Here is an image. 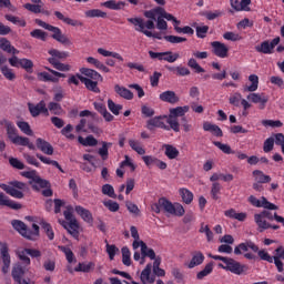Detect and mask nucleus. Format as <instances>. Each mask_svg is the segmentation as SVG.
Here are the masks:
<instances>
[{"label": "nucleus", "instance_id": "nucleus-1", "mask_svg": "<svg viewBox=\"0 0 284 284\" xmlns=\"http://www.w3.org/2000/svg\"><path fill=\"white\" fill-rule=\"evenodd\" d=\"M11 225L16 232H19L23 239H28V241H37L39 239V225L32 224L33 231L28 229V225L21 220H13Z\"/></svg>", "mask_w": 284, "mask_h": 284}, {"label": "nucleus", "instance_id": "nucleus-2", "mask_svg": "<svg viewBox=\"0 0 284 284\" xmlns=\"http://www.w3.org/2000/svg\"><path fill=\"white\" fill-rule=\"evenodd\" d=\"M37 26H40V28H44V30H49V32H53L51 36L54 41H58V43H61L62 45H72V41L68 36L63 34L60 28L49 24L48 22L36 19Z\"/></svg>", "mask_w": 284, "mask_h": 284}, {"label": "nucleus", "instance_id": "nucleus-3", "mask_svg": "<svg viewBox=\"0 0 284 284\" xmlns=\"http://www.w3.org/2000/svg\"><path fill=\"white\" fill-rule=\"evenodd\" d=\"M0 187L13 199H23V193L29 190L28 184L19 181H12L9 185L0 184Z\"/></svg>", "mask_w": 284, "mask_h": 284}, {"label": "nucleus", "instance_id": "nucleus-4", "mask_svg": "<svg viewBox=\"0 0 284 284\" xmlns=\"http://www.w3.org/2000/svg\"><path fill=\"white\" fill-rule=\"evenodd\" d=\"M254 221L257 225V232L263 233L265 230H270V222L267 221H274V214L267 210H264L254 215Z\"/></svg>", "mask_w": 284, "mask_h": 284}, {"label": "nucleus", "instance_id": "nucleus-5", "mask_svg": "<svg viewBox=\"0 0 284 284\" xmlns=\"http://www.w3.org/2000/svg\"><path fill=\"white\" fill-rule=\"evenodd\" d=\"M219 267H221L222 270H226V272H232V274H237L239 276L240 274H243V272H247L246 265H242L232 257H226L224 264L220 263Z\"/></svg>", "mask_w": 284, "mask_h": 284}, {"label": "nucleus", "instance_id": "nucleus-6", "mask_svg": "<svg viewBox=\"0 0 284 284\" xmlns=\"http://www.w3.org/2000/svg\"><path fill=\"white\" fill-rule=\"evenodd\" d=\"M129 23H132V26L135 27L136 32H141L142 34H145V37H153V39L162 40L161 33L155 32L152 33V31L145 30V24L143 23L142 18H128Z\"/></svg>", "mask_w": 284, "mask_h": 284}, {"label": "nucleus", "instance_id": "nucleus-7", "mask_svg": "<svg viewBox=\"0 0 284 284\" xmlns=\"http://www.w3.org/2000/svg\"><path fill=\"white\" fill-rule=\"evenodd\" d=\"M0 254L2 261L1 272L2 274H8V272H10V265L12 263V257L10 256V248L8 247V243L0 242Z\"/></svg>", "mask_w": 284, "mask_h": 284}, {"label": "nucleus", "instance_id": "nucleus-8", "mask_svg": "<svg viewBox=\"0 0 284 284\" xmlns=\"http://www.w3.org/2000/svg\"><path fill=\"white\" fill-rule=\"evenodd\" d=\"M165 119H168V115H158L149 119L146 121V129H149L150 132H154L156 128H160L161 130L170 131V126L166 125Z\"/></svg>", "mask_w": 284, "mask_h": 284}, {"label": "nucleus", "instance_id": "nucleus-9", "mask_svg": "<svg viewBox=\"0 0 284 284\" xmlns=\"http://www.w3.org/2000/svg\"><path fill=\"white\" fill-rule=\"evenodd\" d=\"M149 55L151 59H158L159 61H168V63H174L181 57V54L174 53L172 51H165V52L149 51Z\"/></svg>", "mask_w": 284, "mask_h": 284}, {"label": "nucleus", "instance_id": "nucleus-10", "mask_svg": "<svg viewBox=\"0 0 284 284\" xmlns=\"http://www.w3.org/2000/svg\"><path fill=\"white\" fill-rule=\"evenodd\" d=\"M248 203H251V205H254V207H264V210H278V206L267 201L265 196H262V200H258L256 199V196L251 195L248 196Z\"/></svg>", "mask_w": 284, "mask_h": 284}, {"label": "nucleus", "instance_id": "nucleus-11", "mask_svg": "<svg viewBox=\"0 0 284 284\" xmlns=\"http://www.w3.org/2000/svg\"><path fill=\"white\" fill-rule=\"evenodd\" d=\"M211 48H213L212 49L213 54H215V57H219L220 59H226L230 52V48H227L225 43H222L220 41L211 42Z\"/></svg>", "mask_w": 284, "mask_h": 284}, {"label": "nucleus", "instance_id": "nucleus-12", "mask_svg": "<svg viewBox=\"0 0 284 284\" xmlns=\"http://www.w3.org/2000/svg\"><path fill=\"white\" fill-rule=\"evenodd\" d=\"M26 272L28 268L21 265V263H16L12 266L11 276L16 283H21L23 281V276H26Z\"/></svg>", "mask_w": 284, "mask_h": 284}, {"label": "nucleus", "instance_id": "nucleus-13", "mask_svg": "<svg viewBox=\"0 0 284 284\" xmlns=\"http://www.w3.org/2000/svg\"><path fill=\"white\" fill-rule=\"evenodd\" d=\"M78 79L81 81V83H84L87 90H90V92H95V94H99L101 90L99 89V80H91L90 78H85L81 74H77Z\"/></svg>", "mask_w": 284, "mask_h": 284}, {"label": "nucleus", "instance_id": "nucleus-14", "mask_svg": "<svg viewBox=\"0 0 284 284\" xmlns=\"http://www.w3.org/2000/svg\"><path fill=\"white\" fill-rule=\"evenodd\" d=\"M29 112L32 116H39V114H45L48 116L50 113L48 108H45V101L41 100L37 105L29 103Z\"/></svg>", "mask_w": 284, "mask_h": 284}, {"label": "nucleus", "instance_id": "nucleus-15", "mask_svg": "<svg viewBox=\"0 0 284 284\" xmlns=\"http://www.w3.org/2000/svg\"><path fill=\"white\" fill-rule=\"evenodd\" d=\"M36 145L38 148V150H41L43 152V154H47L48 156H52V154H54V146H52V144H50V142L38 138L36 140Z\"/></svg>", "mask_w": 284, "mask_h": 284}, {"label": "nucleus", "instance_id": "nucleus-16", "mask_svg": "<svg viewBox=\"0 0 284 284\" xmlns=\"http://www.w3.org/2000/svg\"><path fill=\"white\" fill-rule=\"evenodd\" d=\"M144 17L149 19L145 22L143 20L144 30L145 28L146 30H154V28H156V26L154 24V21H156V11H154V9L145 11Z\"/></svg>", "mask_w": 284, "mask_h": 284}, {"label": "nucleus", "instance_id": "nucleus-17", "mask_svg": "<svg viewBox=\"0 0 284 284\" xmlns=\"http://www.w3.org/2000/svg\"><path fill=\"white\" fill-rule=\"evenodd\" d=\"M160 101H163L164 103H170L171 105H174L175 103H179L180 99H179V95H176V92L164 91L160 94Z\"/></svg>", "mask_w": 284, "mask_h": 284}, {"label": "nucleus", "instance_id": "nucleus-18", "mask_svg": "<svg viewBox=\"0 0 284 284\" xmlns=\"http://www.w3.org/2000/svg\"><path fill=\"white\" fill-rule=\"evenodd\" d=\"M0 125H3L7 130V135H8V139L13 141L14 138L18 136L17 134V128L14 126V124L12 122H10L9 120H1L0 121Z\"/></svg>", "mask_w": 284, "mask_h": 284}, {"label": "nucleus", "instance_id": "nucleus-19", "mask_svg": "<svg viewBox=\"0 0 284 284\" xmlns=\"http://www.w3.org/2000/svg\"><path fill=\"white\" fill-rule=\"evenodd\" d=\"M29 184L37 192H39V190H42L43 187H50V182L48 180L39 178V175L33 180H29Z\"/></svg>", "mask_w": 284, "mask_h": 284}, {"label": "nucleus", "instance_id": "nucleus-20", "mask_svg": "<svg viewBox=\"0 0 284 284\" xmlns=\"http://www.w3.org/2000/svg\"><path fill=\"white\" fill-rule=\"evenodd\" d=\"M63 227L73 236V239H79V222L77 220H73L72 222H63Z\"/></svg>", "mask_w": 284, "mask_h": 284}, {"label": "nucleus", "instance_id": "nucleus-21", "mask_svg": "<svg viewBox=\"0 0 284 284\" xmlns=\"http://www.w3.org/2000/svg\"><path fill=\"white\" fill-rule=\"evenodd\" d=\"M114 92H116L119 97L125 99L126 101H132V99H134V93H132V91H130V89H126L125 87L115 84Z\"/></svg>", "mask_w": 284, "mask_h": 284}, {"label": "nucleus", "instance_id": "nucleus-22", "mask_svg": "<svg viewBox=\"0 0 284 284\" xmlns=\"http://www.w3.org/2000/svg\"><path fill=\"white\" fill-rule=\"evenodd\" d=\"M0 205H4L6 207H10L11 210H21L22 207L20 203L8 199V196L3 193H0Z\"/></svg>", "mask_w": 284, "mask_h": 284}, {"label": "nucleus", "instance_id": "nucleus-23", "mask_svg": "<svg viewBox=\"0 0 284 284\" xmlns=\"http://www.w3.org/2000/svg\"><path fill=\"white\" fill-rule=\"evenodd\" d=\"M54 16L57 17V19H59L60 21H63V23H67V26H72L73 28H77V26L83 27V22L79 21V20H73L71 18H67L65 16H63V13H61L60 11H54Z\"/></svg>", "mask_w": 284, "mask_h": 284}, {"label": "nucleus", "instance_id": "nucleus-24", "mask_svg": "<svg viewBox=\"0 0 284 284\" xmlns=\"http://www.w3.org/2000/svg\"><path fill=\"white\" fill-rule=\"evenodd\" d=\"M80 72L84 77H88V79H90L91 81H101V82H103V77L100 75L99 72H97L92 69L82 68V69H80Z\"/></svg>", "mask_w": 284, "mask_h": 284}, {"label": "nucleus", "instance_id": "nucleus-25", "mask_svg": "<svg viewBox=\"0 0 284 284\" xmlns=\"http://www.w3.org/2000/svg\"><path fill=\"white\" fill-rule=\"evenodd\" d=\"M151 274H152V264H148L141 273V276H140L141 282L143 284L154 283L155 278L154 276H151Z\"/></svg>", "mask_w": 284, "mask_h": 284}, {"label": "nucleus", "instance_id": "nucleus-26", "mask_svg": "<svg viewBox=\"0 0 284 284\" xmlns=\"http://www.w3.org/2000/svg\"><path fill=\"white\" fill-rule=\"evenodd\" d=\"M142 261L140 262L141 265L145 263V257L151 258V261H154L156 258V253L153 248L148 247V244L142 243V252H141Z\"/></svg>", "mask_w": 284, "mask_h": 284}, {"label": "nucleus", "instance_id": "nucleus-27", "mask_svg": "<svg viewBox=\"0 0 284 284\" xmlns=\"http://www.w3.org/2000/svg\"><path fill=\"white\" fill-rule=\"evenodd\" d=\"M203 261H205V255H203V253H201L200 251L194 252L192 260L189 263V268L192 270L199 265H202Z\"/></svg>", "mask_w": 284, "mask_h": 284}, {"label": "nucleus", "instance_id": "nucleus-28", "mask_svg": "<svg viewBox=\"0 0 284 284\" xmlns=\"http://www.w3.org/2000/svg\"><path fill=\"white\" fill-rule=\"evenodd\" d=\"M78 142L84 148H94L95 145H99V141L92 135H88L85 139L80 135L78 136Z\"/></svg>", "mask_w": 284, "mask_h": 284}, {"label": "nucleus", "instance_id": "nucleus-29", "mask_svg": "<svg viewBox=\"0 0 284 284\" xmlns=\"http://www.w3.org/2000/svg\"><path fill=\"white\" fill-rule=\"evenodd\" d=\"M88 19H108V13L101 9H91L84 12Z\"/></svg>", "mask_w": 284, "mask_h": 284}, {"label": "nucleus", "instance_id": "nucleus-30", "mask_svg": "<svg viewBox=\"0 0 284 284\" xmlns=\"http://www.w3.org/2000/svg\"><path fill=\"white\" fill-rule=\"evenodd\" d=\"M101 6L103 8H108L109 10H123L125 8V2L116 0H109L105 2H102Z\"/></svg>", "mask_w": 284, "mask_h": 284}, {"label": "nucleus", "instance_id": "nucleus-31", "mask_svg": "<svg viewBox=\"0 0 284 284\" xmlns=\"http://www.w3.org/2000/svg\"><path fill=\"white\" fill-rule=\"evenodd\" d=\"M247 100L252 101V103H261V110H263L265 108V103H267V98L258 93H250L247 95Z\"/></svg>", "mask_w": 284, "mask_h": 284}, {"label": "nucleus", "instance_id": "nucleus-32", "mask_svg": "<svg viewBox=\"0 0 284 284\" xmlns=\"http://www.w3.org/2000/svg\"><path fill=\"white\" fill-rule=\"evenodd\" d=\"M203 130H204V132H212V134H214V136H223V130H221V128H219V125H216V124H212L210 122H204Z\"/></svg>", "mask_w": 284, "mask_h": 284}, {"label": "nucleus", "instance_id": "nucleus-33", "mask_svg": "<svg viewBox=\"0 0 284 284\" xmlns=\"http://www.w3.org/2000/svg\"><path fill=\"white\" fill-rule=\"evenodd\" d=\"M164 121L169 123L170 130H172L173 132H181V124H179V118L171 115L170 113L169 115H166Z\"/></svg>", "mask_w": 284, "mask_h": 284}, {"label": "nucleus", "instance_id": "nucleus-34", "mask_svg": "<svg viewBox=\"0 0 284 284\" xmlns=\"http://www.w3.org/2000/svg\"><path fill=\"white\" fill-rule=\"evenodd\" d=\"M224 216L227 219H235V221H245L247 219V213H236V210L230 209L224 212Z\"/></svg>", "mask_w": 284, "mask_h": 284}, {"label": "nucleus", "instance_id": "nucleus-35", "mask_svg": "<svg viewBox=\"0 0 284 284\" xmlns=\"http://www.w3.org/2000/svg\"><path fill=\"white\" fill-rule=\"evenodd\" d=\"M49 63L53 65L55 70H59L60 72H70L71 67L70 64L61 63L55 58H49Z\"/></svg>", "mask_w": 284, "mask_h": 284}, {"label": "nucleus", "instance_id": "nucleus-36", "mask_svg": "<svg viewBox=\"0 0 284 284\" xmlns=\"http://www.w3.org/2000/svg\"><path fill=\"white\" fill-rule=\"evenodd\" d=\"M248 81H251V85L244 87V92H256L258 90V75L251 74L248 77Z\"/></svg>", "mask_w": 284, "mask_h": 284}, {"label": "nucleus", "instance_id": "nucleus-37", "mask_svg": "<svg viewBox=\"0 0 284 284\" xmlns=\"http://www.w3.org/2000/svg\"><path fill=\"white\" fill-rule=\"evenodd\" d=\"M169 72H175L176 77H190L191 72L187 67H166Z\"/></svg>", "mask_w": 284, "mask_h": 284}, {"label": "nucleus", "instance_id": "nucleus-38", "mask_svg": "<svg viewBox=\"0 0 284 284\" xmlns=\"http://www.w3.org/2000/svg\"><path fill=\"white\" fill-rule=\"evenodd\" d=\"M26 10H29V12H33V14H47L50 16L49 11H43V6L41 4H32V3H26L24 4Z\"/></svg>", "mask_w": 284, "mask_h": 284}, {"label": "nucleus", "instance_id": "nucleus-39", "mask_svg": "<svg viewBox=\"0 0 284 284\" xmlns=\"http://www.w3.org/2000/svg\"><path fill=\"white\" fill-rule=\"evenodd\" d=\"M75 212L85 221L87 223H92V213L84 209L83 206H75Z\"/></svg>", "mask_w": 284, "mask_h": 284}, {"label": "nucleus", "instance_id": "nucleus-40", "mask_svg": "<svg viewBox=\"0 0 284 284\" xmlns=\"http://www.w3.org/2000/svg\"><path fill=\"white\" fill-rule=\"evenodd\" d=\"M87 61L91 64L94 65V68H97L98 70H102V72H110V68L105 67V64H103V62L99 61L95 58L89 57L87 58Z\"/></svg>", "mask_w": 284, "mask_h": 284}, {"label": "nucleus", "instance_id": "nucleus-41", "mask_svg": "<svg viewBox=\"0 0 284 284\" xmlns=\"http://www.w3.org/2000/svg\"><path fill=\"white\" fill-rule=\"evenodd\" d=\"M101 145H102V148H100L98 150V154H100L102 161H108V156H109L108 150H109V148L112 146V142L102 141Z\"/></svg>", "mask_w": 284, "mask_h": 284}, {"label": "nucleus", "instance_id": "nucleus-42", "mask_svg": "<svg viewBox=\"0 0 284 284\" xmlns=\"http://www.w3.org/2000/svg\"><path fill=\"white\" fill-rule=\"evenodd\" d=\"M186 112H190L189 105L170 109V114L176 119H179V116H185Z\"/></svg>", "mask_w": 284, "mask_h": 284}, {"label": "nucleus", "instance_id": "nucleus-43", "mask_svg": "<svg viewBox=\"0 0 284 284\" xmlns=\"http://www.w3.org/2000/svg\"><path fill=\"white\" fill-rule=\"evenodd\" d=\"M214 270V263H209L202 271L196 274L197 281H203L205 276H210V273Z\"/></svg>", "mask_w": 284, "mask_h": 284}, {"label": "nucleus", "instance_id": "nucleus-44", "mask_svg": "<svg viewBox=\"0 0 284 284\" xmlns=\"http://www.w3.org/2000/svg\"><path fill=\"white\" fill-rule=\"evenodd\" d=\"M160 205H161L162 210L164 212H166V214L172 215L174 213V204H172V202H170L168 199L161 197Z\"/></svg>", "mask_w": 284, "mask_h": 284}, {"label": "nucleus", "instance_id": "nucleus-45", "mask_svg": "<svg viewBox=\"0 0 284 284\" xmlns=\"http://www.w3.org/2000/svg\"><path fill=\"white\" fill-rule=\"evenodd\" d=\"M253 176H255V181L257 183H270V181H272V178L270 175H265L261 170L253 171Z\"/></svg>", "mask_w": 284, "mask_h": 284}, {"label": "nucleus", "instance_id": "nucleus-46", "mask_svg": "<svg viewBox=\"0 0 284 284\" xmlns=\"http://www.w3.org/2000/svg\"><path fill=\"white\" fill-rule=\"evenodd\" d=\"M163 148L165 149L164 154L168 159L174 160L179 156V151L172 144H164Z\"/></svg>", "mask_w": 284, "mask_h": 284}, {"label": "nucleus", "instance_id": "nucleus-47", "mask_svg": "<svg viewBox=\"0 0 284 284\" xmlns=\"http://www.w3.org/2000/svg\"><path fill=\"white\" fill-rule=\"evenodd\" d=\"M255 50L262 54H272V52H274L270 45V41H263L261 44L255 47Z\"/></svg>", "mask_w": 284, "mask_h": 284}, {"label": "nucleus", "instance_id": "nucleus-48", "mask_svg": "<svg viewBox=\"0 0 284 284\" xmlns=\"http://www.w3.org/2000/svg\"><path fill=\"white\" fill-rule=\"evenodd\" d=\"M180 195L186 205H190L194 201V194L187 189H180Z\"/></svg>", "mask_w": 284, "mask_h": 284}, {"label": "nucleus", "instance_id": "nucleus-49", "mask_svg": "<svg viewBox=\"0 0 284 284\" xmlns=\"http://www.w3.org/2000/svg\"><path fill=\"white\" fill-rule=\"evenodd\" d=\"M122 252V263L123 265H125L126 267H130L132 265V260H131V253H130V248H128V246H124L121 248Z\"/></svg>", "mask_w": 284, "mask_h": 284}, {"label": "nucleus", "instance_id": "nucleus-50", "mask_svg": "<svg viewBox=\"0 0 284 284\" xmlns=\"http://www.w3.org/2000/svg\"><path fill=\"white\" fill-rule=\"evenodd\" d=\"M48 110L51 112V114H54L55 116H61V114H63V108H61V104L57 102H50L48 105Z\"/></svg>", "mask_w": 284, "mask_h": 284}, {"label": "nucleus", "instance_id": "nucleus-51", "mask_svg": "<svg viewBox=\"0 0 284 284\" xmlns=\"http://www.w3.org/2000/svg\"><path fill=\"white\" fill-rule=\"evenodd\" d=\"M98 54H101L102 57H112L113 59H118V61H123V57L121 54L118 52L108 51L103 48L98 49Z\"/></svg>", "mask_w": 284, "mask_h": 284}, {"label": "nucleus", "instance_id": "nucleus-52", "mask_svg": "<svg viewBox=\"0 0 284 284\" xmlns=\"http://www.w3.org/2000/svg\"><path fill=\"white\" fill-rule=\"evenodd\" d=\"M129 145L132 150H134V152H136L141 156H143V154H145V149H143V146H141V142H139L136 140H129Z\"/></svg>", "mask_w": 284, "mask_h": 284}, {"label": "nucleus", "instance_id": "nucleus-53", "mask_svg": "<svg viewBox=\"0 0 284 284\" xmlns=\"http://www.w3.org/2000/svg\"><path fill=\"white\" fill-rule=\"evenodd\" d=\"M42 230L45 232L49 241H54V231H52V226L48 222H40Z\"/></svg>", "mask_w": 284, "mask_h": 284}, {"label": "nucleus", "instance_id": "nucleus-54", "mask_svg": "<svg viewBox=\"0 0 284 284\" xmlns=\"http://www.w3.org/2000/svg\"><path fill=\"white\" fill-rule=\"evenodd\" d=\"M108 108L115 116H119L121 110H123V105L114 103L112 100H108Z\"/></svg>", "mask_w": 284, "mask_h": 284}, {"label": "nucleus", "instance_id": "nucleus-55", "mask_svg": "<svg viewBox=\"0 0 284 284\" xmlns=\"http://www.w3.org/2000/svg\"><path fill=\"white\" fill-rule=\"evenodd\" d=\"M0 70L3 77L8 79V81H14V79H17V75L14 72H12V69L8 68V65L0 67Z\"/></svg>", "mask_w": 284, "mask_h": 284}, {"label": "nucleus", "instance_id": "nucleus-56", "mask_svg": "<svg viewBox=\"0 0 284 284\" xmlns=\"http://www.w3.org/2000/svg\"><path fill=\"white\" fill-rule=\"evenodd\" d=\"M31 37L33 39H40V41H47L48 39V32L41 30V29H36L30 32Z\"/></svg>", "mask_w": 284, "mask_h": 284}, {"label": "nucleus", "instance_id": "nucleus-57", "mask_svg": "<svg viewBox=\"0 0 284 284\" xmlns=\"http://www.w3.org/2000/svg\"><path fill=\"white\" fill-rule=\"evenodd\" d=\"M102 194L110 196V199H116V193H114V186L110 184H104L102 186Z\"/></svg>", "mask_w": 284, "mask_h": 284}, {"label": "nucleus", "instance_id": "nucleus-58", "mask_svg": "<svg viewBox=\"0 0 284 284\" xmlns=\"http://www.w3.org/2000/svg\"><path fill=\"white\" fill-rule=\"evenodd\" d=\"M187 65H189V68H192V70H195V72H196L197 74H201V73L205 72V69H203V68L201 67V64H199V62H196V60L193 59V58H191V59L187 61Z\"/></svg>", "mask_w": 284, "mask_h": 284}, {"label": "nucleus", "instance_id": "nucleus-59", "mask_svg": "<svg viewBox=\"0 0 284 284\" xmlns=\"http://www.w3.org/2000/svg\"><path fill=\"white\" fill-rule=\"evenodd\" d=\"M220 194H221V183L214 182L211 187V196L214 201H219Z\"/></svg>", "mask_w": 284, "mask_h": 284}, {"label": "nucleus", "instance_id": "nucleus-60", "mask_svg": "<svg viewBox=\"0 0 284 284\" xmlns=\"http://www.w3.org/2000/svg\"><path fill=\"white\" fill-rule=\"evenodd\" d=\"M17 125L18 128H20L23 134H27L28 136H32V134H34V132H32V129L30 128V124L28 122H18Z\"/></svg>", "mask_w": 284, "mask_h": 284}, {"label": "nucleus", "instance_id": "nucleus-61", "mask_svg": "<svg viewBox=\"0 0 284 284\" xmlns=\"http://www.w3.org/2000/svg\"><path fill=\"white\" fill-rule=\"evenodd\" d=\"M16 254L20 261L26 263V265H30V257H28V248L18 250Z\"/></svg>", "mask_w": 284, "mask_h": 284}, {"label": "nucleus", "instance_id": "nucleus-62", "mask_svg": "<svg viewBox=\"0 0 284 284\" xmlns=\"http://www.w3.org/2000/svg\"><path fill=\"white\" fill-rule=\"evenodd\" d=\"M165 41L169 43H185L187 38L179 37V36H164Z\"/></svg>", "mask_w": 284, "mask_h": 284}, {"label": "nucleus", "instance_id": "nucleus-63", "mask_svg": "<svg viewBox=\"0 0 284 284\" xmlns=\"http://www.w3.org/2000/svg\"><path fill=\"white\" fill-rule=\"evenodd\" d=\"M20 65L26 72H32V68H34V63L30 59H20Z\"/></svg>", "mask_w": 284, "mask_h": 284}, {"label": "nucleus", "instance_id": "nucleus-64", "mask_svg": "<svg viewBox=\"0 0 284 284\" xmlns=\"http://www.w3.org/2000/svg\"><path fill=\"white\" fill-rule=\"evenodd\" d=\"M104 207H108L110 212H119L120 206L115 201L109 200L103 202Z\"/></svg>", "mask_w": 284, "mask_h": 284}]
</instances>
